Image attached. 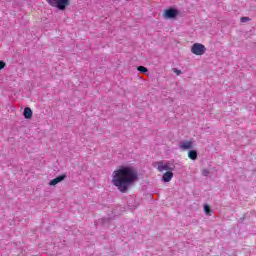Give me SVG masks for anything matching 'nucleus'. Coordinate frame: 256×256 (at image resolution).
Wrapping results in <instances>:
<instances>
[{
    "mask_svg": "<svg viewBox=\"0 0 256 256\" xmlns=\"http://www.w3.org/2000/svg\"><path fill=\"white\" fill-rule=\"evenodd\" d=\"M139 179L137 170L131 166H120L112 173V184L120 193H127L129 187Z\"/></svg>",
    "mask_w": 256,
    "mask_h": 256,
    "instance_id": "nucleus-1",
    "label": "nucleus"
},
{
    "mask_svg": "<svg viewBox=\"0 0 256 256\" xmlns=\"http://www.w3.org/2000/svg\"><path fill=\"white\" fill-rule=\"evenodd\" d=\"M50 7H54L55 9H58L59 11H65L67 7L71 5V2L69 0H45Z\"/></svg>",
    "mask_w": 256,
    "mask_h": 256,
    "instance_id": "nucleus-2",
    "label": "nucleus"
},
{
    "mask_svg": "<svg viewBox=\"0 0 256 256\" xmlns=\"http://www.w3.org/2000/svg\"><path fill=\"white\" fill-rule=\"evenodd\" d=\"M205 51H207V48L201 43H195L191 47V53L193 55H205Z\"/></svg>",
    "mask_w": 256,
    "mask_h": 256,
    "instance_id": "nucleus-3",
    "label": "nucleus"
},
{
    "mask_svg": "<svg viewBox=\"0 0 256 256\" xmlns=\"http://www.w3.org/2000/svg\"><path fill=\"white\" fill-rule=\"evenodd\" d=\"M154 167H156L157 171H159L160 173H163L164 171H172L169 163H164L163 161L156 162L154 164Z\"/></svg>",
    "mask_w": 256,
    "mask_h": 256,
    "instance_id": "nucleus-4",
    "label": "nucleus"
},
{
    "mask_svg": "<svg viewBox=\"0 0 256 256\" xmlns=\"http://www.w3.org/2000/svg\"><path fill=\"white\" fill-rule=\"evenodd\" d=\"M177 15H179V11L173 9V8H169L167 10H165L163 16L166 19H175V17H177Z\"/></svg>",
    "mask_w": 256,
    "mask_h": 256,
    "instance_id": "nucleus-5",
    "label": "nucleus"
},
{
    "mask_svg": "<svg viewBox=\"0 0 256 256\" xmlns=\"http://www.w3.org/2000/svg\"><path fill=\"white\" fill-rule=\"evenodd\" d=\"M179 147L182 151H189V149H193V141L191 140L182 141L180 142Z\"/></svg>",
    "mask_w": 256,
    "mask_h": 256,
    "instance_id": "nucleus-6",
    "label": "nucleus"
},
{
    "mask_svg": "<svg viewBox=\"0 0 256 256\" xmlns=\"http://www.w3.org/2000/svg\"><path fill=\"white\" fill-rule=\"evenodd\" d=\"M65 179H67V175L62 174V175L57 176L56 178L52 179V180L49 182V185H50V186L58 185V183H61V181H65Z\"/></svg>",
    "mask_w": 256,
    "mask_h": 256,
    "instance_id": "nucleus-7",
    "label": "nucleus"
},
{
    "mask_svg": "<svg viewBox=\"0 0 256 256\" xmlns=\"http://www.w3.org/2000/svg\"><path fill=\"white\" fill-rule=\"evenodd\" d=\"M171 179H173V173L171 172V170H168L166 173L163 174L162 181H164V183H169Z\"/></svg>",
    "mask_w": 256,
    "mask_h": 256,
    "instance_id": "nucleus-8",
    "label": "nucleus"
},
{
    "mask_svg": "<svg viewBox=\"0 0 256 256\" xmlns=\"http://www.w3.org/2000/svg\"><path fill=\"white\" fill-rule=\"evenodd\" d=\"M24 117L25 119H31V117H33V111L31 110V108L26 107L24 109Z\"/></svg>",
    "mask_w": 256,
    "mask_h": 256,
    "instance_id": "nucleus-9",
    "label": "nucleus"
},
{
    "mask_svg": "<svg viewBox=\"0 0 256 256\" xmlns=\"http://www.w3.org/2000/svg\"><path fill=\"white\" fill-rule=\"evenodd\" d=\"M188 157L189 159H191L192 161L197 160V151L196 150H190L188 152Z\"/></svg>",
    "mask_w": 256,
    "mask_h": 256,
    "instance_id": "nucleus-10",
    "label": "nucleus"
},
{
    "mask_svg": "<svg viewBox=\"0 0 256 256\" xmlns=\"http://www.w3.org/2000/svg\"><path fill=\"white\" fill-rule=\"evenodd\" d=\"M204 211H205L206 215H211V206L205 204Z\"/></svg>",
    "mask_w": 256,
    "mask_h": 256,
    "instance_id": "nucleus-11",
    "label": "nucleus"
},
{
    "mask_svg": "<svg viewBox=\"0 0 256 256\" xmlns=\"http://www.w3.org/2000/svg\"><path fill=\"white\" fill-rule=\"evenodd\" d=\"M137 70L140 72V73H147V67L145 66H138Z\"/></svg>",
    "mask_w": 256,
    "mask_h": 256,
    "instance_id": "nucleus-12",
    "label": "nucleus"
},
{
    "mask_svg": "<svg viewBox=\"0 0 256 256\" xmlns=\"http://www.w3.org/2000/svg\"><path fill=\"white\" fill-rule=\"evenodd\" d=\"M247 21H251V19L249 17H242L241 18L242 23H247Z\"/></svg>",
    "mask_w": 256,
    "mask_h": 256,
    "instance_id": "nucleus-13",
    "label": "nucleus"
},
{
    "mask_svg": "<svg viewBox=\"0 0 256 256\" xmlns=\"http://www.w3.org/2000/svg\"><path fill=\"white\" fill-rule=\"evenodd\" d=\"M202 175H203L204 177H207V175H209V170H208V169L202 170Z\"/></svg>",
    "mask_w": 256,
    "mask_h": 256,
    "instance_id": "nucleus-14",
    "label": "nucleus"
},
{
    "mask_svg": "<svg viewBox=\"0 0 256 256\" xmlns=\"http://www.w3.org/2000/svg\"><path fill=\"white\" fill-rule=\"evenodd\" d=\"M7 64L5 63V62H3V61H0V71L2 70V69H5V66H6Z\"/></svg>",
    "mask_w": 256,
    "mask_h": 256,
    "instance_id": "nucleus-15",
    "label": "nucleus"
},
{
    "mask_svg": "<svg viewBox=\"0 0 256 256\" xmlns=\"http://www.w3.org/2000/svg\"><path fill=\"white\" fill-rule=\"evenodd\" d=\"M173 72L176 73V75H181V70L174 68Z\"/></svg>",
    "mask_w": 256,
    "mask_h": 256,
    "instance_id": "nucleus-16",
    "label": "nucleus"
}]
</instances>
